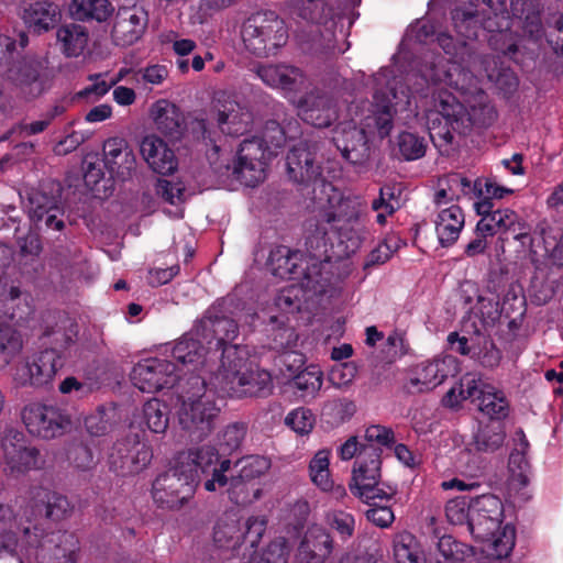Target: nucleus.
<instances>
[{
  "instance_id": "obj_1",
  "label": "nucleus",
  "mask_w": 563,
  "mask_h": 563,
  "mask_svg": "<svg viewBox=\"0 0 563 563\" xmlns=\"http://www.w3.org/2000/svg\"><path fill=\"white\" fill-rule=\"evenodd\" d=\"M405 80L411 84L407 90L398 91L402 79H397L394 69L382 68L373 78L374 103L367 114L357 111L349 122H341L333 142L342 156L357 163L367 154L368 135L377 133L387 136L391 131L393 114L404 111L411 104V98L422 95L431 85L445 84L454 88L463 98L446 90L433 96L432 104L426 112L430 137L453 141V133L464 134L472 126L492 124L496 119L495 107L481 87V78L471 74L461 64L431 56L417 71L410 73Z\"/></svg>"
},
{
  "instance_id": "obj_2",
  "label": "nucleus",
  "mask_w": 563,
  "mask_h": 563,
  "mask_svg": "<svg viewBox=\"0 0 563 563\" xmlns=\"http://www.w3.org/2000/svg\"><path fill=\"white\" fill-rule=\"evenodd\" d=\"M313 163L314 156L306 146H296L287 156L288 175L294 181L313 184V198L322 209L318 230L324 235L329 230L336 232L340 241L349 242V251L354 252L364 233L360 221L362 203L356 198L343 197L321 177L320 167Z\"/></svg>"
},
{
  "instance_id": "obj_3",
  "label": "nucleus",
  "mask_w": 563,
  "mask_h": 563,
  "mask_svg": "<svg viewBox=\"0 0 563 563\" xmlns=\"http://www.w3.org/2000/svg\"><path fill=\"white\" fill-rule=\"evenodd\" d=\"M202 329L210 330L216 346L222 349V371L211 382L216 388L233 397L260 396L272 390L271 374L261 368H245V349L227 345L238 335L234 320L213 316L209 311L202 320Z\"/></svg>"
},
{
  "instance_id": "obj_4",
  "label": "nucleus",
  "mask_w": 563,
  "mask_h": 563,
  "mask_svg": "<svg viewBox=\"0 0 563 563\" xmlns=\"http://www.w3.org/2000/svg\"><path fill=\"white\" fill-rule=\"evenodd\" d=\"M504 506L494 495H482L473 500L468 531L483 542L477 563H506L516 543V530L504 523Z\"/></svg>"
},
{
  "instance_id": "obj_5",
  "label": "nucleus",
  "mask_w": 563,
  "mask_h": 563,
  "mask_svg": "<svg viewBox=\"0 0 563 563\" xmlns=\"http://www.w3.org/2000/svg\"><path fill=\"white\" fill-rule=\"evenodd\" d=\"M284 131L278 123L271 122L263 139L245 140L240 145L233 165L212 163L220 178L235 179L253 187L265 178L266 159L275 154V148L283 145Z\"/></svg>"
},
{
  "instance_id": "obj_6",
  "label": "nucleus",
  "mask_w": 563,
  "mask_h": 563,
  "mask_svg": "<svg viewBox=\"0 0 563 563\" xmlns=\"http://www.w3.org/2000/svg\"><path fill=\"white\" fill-rule=\"evenodd\" d=\"M219 408L206 388L200 376L189 378L175 406V417L179 427L195 439L208 435L214 428Z\"/></svg>"
},
{
  "instance_id": "obj_7",
  "label": "nucleus",
  "mask_w": 563,
  "mask_h": 563,
  "mask_svg": "<svg viewBox=\"0 0 563 563\" xmlns=\"http://www.w3.org/2000/svg\"><path fill=\"white\" fill-rule=\"evenodd\" d=\"M511 231L515 239L521 243L522 246L529 247V256L531 262L536 265L537 269H541L542 265H556L563 266V240L556 244L551 252L548 246L544 247V253L540 254L534 249V239L529 233V228L525 221L512 210L505 208L493 211L490 214H485L477 222L476 232L479 236H492L498 232Z\"/></svg>"
},
{
  "instance_id": "obj_8",
  "label": "nucleus",
  "mask_w": 563,
  "mask_h": 563,
  "mask_svg": "<svg viewBox=\"0 0 563 563\" xmlns=\"http://www.w3.org/2000/svg\"><path fill=\"white\" fill-rule=\"evenodd\" d=\"M471 399L478 410L493 420L505 419L509 413V401L505 393L496 386L472 374L463 376L443 397V405L459 407Z\"/></svg>"
},
{
  "instance_id": "obj_9",
  "label": "nucleus",
  "mask_w": 563,
  "mask_h": 563,
  "mask_svg": "<svg viewBox=\"0 0 563 563\" xmlns=\"http://www.w3.org/2000/svg\"><path fill=\"white\" fill-rule=\"evenodd\" d=\"M242 40L251 53L257 56H269L286 45L288 30L285 21L275 12H261L244 22Z\"/></svg>"
},
{
  "instance_id": "obj_10",
  "label": "nucleus",
  "mask_w": 563,
  "mask_h": 563,
  "mask_svg": "<svg viewBox=\"0 0 563 563\" xmlns=\"http://www.w3.org/2000/svg\"><path fill=\"white\" fill-rule=\"evenodd\" d=\"M350 489L368 505H376L378 500H389L396 494L395 487L380 481V459L376 450L357 457Z\"/></svg>"
},
{
  "instance_id": "obj_11",
  "label": "nucleus",
  "mask_w": 563,
  "mask_h": 563,
  "mask_svg": "<svg viewBox=\"0 0 563 563\" xmlns=\"http://www.w3.org/2000/svg\"><path fill=\"white\" fill-rule=\"evenodd\" d=\"M175 460L180 467L192 475L196 483L200 474L211 475V478L205 482V488L208 492H214L228 483L224 473L230 470L231 463L229 460L219 461V454L209 445L180 452Z\"/></svg>"
},
{
  "instance_id": "obj_12",
  "label": "nucleus",
  "mask_w": 563,
  "mask_h": 563,
  "mask_svg": "<svg viewBox=\"0 0 563 563\" xmlns=\"http://www.w3.org/2000/svg\"><path fill=\"white\" fill-rule=\"evenodd\" d=\"M266 523L264 516H253L241 523L236 515H224L213 528V543L221 550H235L243 540L255 547L265 532Z\"/></svg>"
},
{
  "instance_id": "obj_13",
  "label": "nucleus",
  "mask_w": 563,
  "mask_h": 563,
  "mask_svg": "<svg viewBox=\"0 0 563 563\" xmlns=\"http://www.w3.org/2000/svg\"><path fill=\"white\" fill-rule=\"evenodd\" d=\"M196 486L192 475L180 467L175 460L174 465L154 481L152 495L156 504L176 508L194 495Z\"/></svg>"
},
{
  "instance_id": "obj_14",
  "label": "nucleus",
  "mask_w": 563,
  "mask_h": 563,
  "mask_svg": "<svg viewBox=\"0 0 563 563\" xmlns=\"http://www.w3.org/2000/svg\"><path fill=\"white\" fill-rule=\"evenodd\" d=\"M26 522L24 525L22 518L18 520L10 507L0 505V552L21 555L40 543L37 527L32 526L29 519Z\"/></svg>"
},
{
  "instance_id": "obj_15",
  "label": "nucleus",
  "mask_w": 563,
  "mask_h": 563,
  "mask_svg": "<svg viewBox=\"0 0 563 563\" xmlns=\"http://www.w3.org/2000/svg\"><path fill=\"white\" fill-rule=\"evenodd\" d=\"M179 369L170 361L151 357L140 361L132 369L131 380L143 393L172 388L179 379Z\"/></svg>"
},
{
  "instance_id": "obj_16",
  "label": "nucleus",
  "mask_w": 563,
  "mask_h": 563,
  "mask_svg": "<svg viewBox=\"0 0 563 563\" xmlns=\"http://www.w3.org/2000/svg\"><path fill=\"white\" fill-rule=\"evenodd\" d=\"M23 422L30 433L52 439L64 433L70 427L67 413L54 406L31 404L22 412Z\"/></svg>"
},
{
  "instance_id": "obj_17",
  "label": "nucleus",
  "mask_w": 563,
  "mask_h": 563,
  "mask_svg": "<svg viewBox=\"0 0 563 563\" xmlns=\"http://www.w3.org/2000/svg\"><path fill=\"white\" fill-rule=\"evenodd\" d=\"M505 437V429L500 423L492 422L481 427L475 433L470 448L460 452L457 459L459 468L471 475L479 472L482 462L479 456L473 454L472 451L474 450L477 453H493L503 446Z\"/></svg>"
},
{
  "instance_id": "obj_18",
  "label": "nucleus",
  "mask_w": 563,
  "mask_h": 563,
  "mask_svg": "<svg viewBox=\"0 0 563 563\" xmlns=\"http://www.w3.org/2000/svg\"><path fill=\"white\" fill-rule=\"evenodd\" d=\"M307 268L308 273L303 274L302 279L290 282L275 299V305L282 311L298 310L300 309L299 301L301 299L309 300L313 296L325 291V279L321 275L320 264H313L311 267L307 266Z\"/></svg>"
},
{
  "instance_id": "obj_19",
  "label": "nucleus",
  "mask_w": 563,
  "mask_h": 563,
  "mask_svg": "<svg viewBox=\"0 0 563 563\" xmlns=\"http://www.w3.org/2000/svg\"><path fill=\"white\" fill-rule=\"evenodd\" d=\"M150 445L139 434L118 442L110 455L112 467L121 475L135 474L145 468L152 460Z\"/></svg>"
},
{
  "instance_id": "obj_20",
  "label": "nucleus",
  "mask_w": 563,
  "mask_h": 563,
  "mask_svg": "<svg viewBox=\"0 0 563 563\" xmlns=\"http://www.w3.org/2000/svg\"><path fill=\"white\" fill-rule=\"evenodd\" d=\"M457 372V360L451 355L421 362L411 369L408 387L415 391L432 389Z\"/></svg>"
},
{
  "instance_id": "obj_21",
  "label": "nucleus",
  "mask_w": 563,
  "mask_h": 563,
  "mask_svg": "<svg viewBox=\"0 0 563 563\" xmlns=\"http://www.w3.org/2000/svg\"><path fill=\"white\" fill-rule=\"evenodd\" d=\"M238 475L232 476L229 484L231 499L238 504L251 503L258 497L260 490L253 488V496L249 495L251 482L265 474L271 467V462L264 456H247L236 464Z\"/></svg>"
},
{
  "instance_id": "obj_22",
  "label": "nucleus",
  "mask_w": 563,
  "mask_h": 563,
  "mask_svg": "<svg viewBox=\"0 0 563 563\" xmlns=\"http://www.w3.org/2000/svg\"><path fill=\"white\" fill-rule=\"evenodd\" d=\"M60 367L62 363L57 352L45 350L18 367L15 379L22 385L45 386L53 382Z\"/></svg>"
},
{
  "instance_id": "obj_23",
  "label": "nucleus",
  "mask_w": 563,
  "mask_h": 563,
  "mask_svg": "<svg viewBox=\"0 0 563 563\" xmlns=\"http://www.w3.org/2000/svg\"><path fill=\"white\" fill-rule=\"evenodd\" d=\"M103 166L111 179L124 181L135 170L136 158L132 147L122 137H110L103 143Z\"/></svg>"
},
{
  "instance_id": "obj_24",
  "label": "nucleus",
  "mask_w": 563,
  "mask_h": 563,
  "mask_svg": "<svg viewBox=\"0 0 563 563\" xmlns=\"http://www.w3.org/2000/svg\"><path fill=\"white\" fill-rule=\"evenodd\" d=\"M213 109L218 114V124L225 133H243L251 122V114L225 91L214 95Z\"/></svg>"
},
{
  "instance_id": "obj_25",
  "label": "nucleus",
  "mask_w": 563,
  "mask_h": 563,
  "mask_svg": "<svg viewBox=\"0 0 563 563\" xmlns=\"http://www.w3.org/2000/svg\"><path fill=\"white\" fill-rule=\"evenodd\" d=\"M317 262L309 263L303 260L298 252H291L286 246H278L274 249L268 257V269L272 275L280 279L298 280L302 279L305 273H308V267H311Z\"/></svg>"
},
{
  "instance_id": "obj_26",
  "label": "nucleus",
  "mask_w": 563,
  "mask_h": 563,
  "mask_svg": "<svg viewBox=\"0 0 563 563\" xmlns=\"http://www.w3.org/2000/svg\"><path fill=\"white\" fill-rule=\"evenodd\" d=\"M140 153L148 167L157 174L167 175L177 169L178 163L174 151L156 135L143 137Z\"/></svg>"
},
{
  "instance_id": "obj_27",
  "label": "nucleus",
  "mask_w": 563,
  "mask_h": 563,
  "mask_svg": "<svg viewBox=\"0 0 563 563\" xmlns=\"http://www.w3.org/2000/svg\"><path fill=\"white\" fill-rule=\"evenodd\" d=\"M257 75L266 85L284 90L292 103L296 102L292 93L299 91L305 82L298 68L286 65L261 66Z\"/></svg>"
},
{
  "instance_id": "obj_28",
  "label": "nucleus",
  "mask_w": 563,
  "mask_h": 563,
  "mask_svg": "<svg viewBox=\"0 0 563 563\" xmlns=\"http://www.w3.org/2000/svg\"><path fill=\"white\" fill-rule=\"evenodd\" d=\"M147 18L143 10L124 8L119 10L112 36L117 44L126 46L139 41L146 27Z\"/></svg>"
},
{
  "instance_id": "obj_29",
  "label": "nucleus",
  "mask_w": 563,
  "mask_h": 563,
  "mask_svg": "<svg viewBox=\"0 0 563 563\" xmlns=\"http://www.w3.org/2000/svg\"><path fill=\"white\" fill-rule=\"evenodd\" d=\"M4 462L11 473H23L37 466L38 452L25 445L22 434L7 435L2 442Z\"/></svg>"
},
{
  "instance_id": "obj_30",
  "label": "nucleus",
  "mask_w": 563,
  "mask_h": 563,
  "mask_svg": "<svg viewBox=\"0 0 563 563\" xmlns=\"http://www.w3.org/2000/svg\"><path fill=\"white\" fill-rule=\"evenodd\" d=\"M295 104L298 115L317 128H327L336 118L335 106L327 96L310 93L303 100H296Z\"/></svg>"
},
{
  "instance_id": "obj_31",
  "label": "nucleus",
  "mask_w": 563,
  "mask_h": 563,
  "mask_svg": "<svg viewBox=\"0 0 563 563\" xmlns=\"http://www.w3.org/2000/svg\"><path fill=\"white\" fill-rule=\"evenodd\" d=\"M433 222L440 245L448 247L457 241L465 224V216L457 205H451L438 209Z\"/></svg>"
},
{
  "instance_id": "obj_32",
  "label": "nucleus",
  "mask_w": 563,
  "mask_h": 563,
  "mask_svg": "<svg viewBox=\"0 0 563 563\" xmlns=\"http://www.w3.org/2000/svg\"><path fill=\"white\" fill-rule=\"evenodd\" d=\"M148 115L155 128L165 135L179 133L184 123L180 109L167 99H158L153 102Z\"/></svg>"
},
{
  "instance_id": "obj_33",
  "label": "nucleus",
  "mask_w": 563,
  "mask_h": 563,
  "mask_svg": "<svg viewBox=\"0 0 563 563\" xmlns=\"http://www.w3.org/2000/svg\"><path fill=\"white\" fill-rule=\"evenodd\" d=\"M22 19L30 30L42 33L57 24L60 12L54 3L35 1L23 9Z\"/></svg>"
},
{
  "instance_id": "obj_34",
  "label": "nucleus",
  "mask_w": 563,
  "mask_h": 563,
  "mask_svg": "<svg viewBox=\"0 0 563 563\" xmlns=\"http://www.w3.org/2000/svg\"><path fill=\"white\" fill-rule=\"evenodd\" d=\"M198 334V331L186 334L175 343L172 350L174 360L183 366H192V371L206 365L205 347L200 340L195 336Z\"/></svg>"
},
{
  "instance_id": "obj_35",
  "label": "nucleus",
  "mask_w": 563,
  "mask_h": 563,
  "mask_svg": "<svg viewBox=\"0 0 563 563\" xmlns=\"http://www.w3.org/2000/svg\"><path fill=\"white\" fill-rule=\"evenodd\" d=\"M165 409V405L158 399L148 400L143 407L142 415L134 416L130 428L133 429L136 424L144 422L152 432H165L168 427V417Z\"/></svg>"
},
{
  "instance_id": "obj_36",
  "label": "nucleus",
  "mask_w": 563,
  "mask_h": 563,
  "mask_svg": "<svg viewBox=\"0 0 563 563\" xmlns=\"http://www.w3.org/2000/svg\"><path fill=\"white\" fill-rule=\"evenodd\" d=\"M113 10L108 0H73L69 5V14L76 20L106 21Z\"/></svg>"
},
{
  "instance_id": "obj_37",
  "label": "nucleus",
  "mask_w": 563,
  "mask_h": 563,
  "mask_svg": "<svg viewBox=\"0 0 563 563\" xmlns=\"http://www.w3.org/2000/svg\"><path fill=\"white\" fill-rule=\"evenodd\" d=\"M394 559L396 563H426V558L413 534L404 531L394 538Z\"/></svg>"
},
{
  "instance_id": "obj_38",
  "label": "nucleus",
  "mask_w": 563,
  "mask_h": 563,
  "mask_svg": "<svg viewBox=\"0 0 563 563\" xmlns=\"http://www.w3.org/2000/svg\"><path fill=\"white\" fill-rule=\"evenodd\" d=\"M331 451L319 450L309 463V476L311 482L321 490L330 492L334 488V482L330 473Z\"/></svg>"
},
{
  "instance_id": "obj_39",
  "label": "nucleus",
  "mask_w": 563,
  "mask_h": 563,
  "mask_svg": "<svg viewBox=\"0 0 563 563\" xmlns=\"http://www.w3.org/2000/svg\"><path fill=\"white\" fill-rule=\"evenodd\" d=\"M471 187V181L459 174L450 175L439 183V189L434 195L438 209L446 207L449 202L457 200Z\"/></svg>"
},
{
  "instance_id": "obj_40",
  "label": "nucleus",
  "mask_w": 563,
  "mask_h": 563,
  "mask_svg": "<svg viewBox=\"0 0 563 563\" xmlns=\"http://www.w3.org/2000/svg\"><path fill=\"white\" fill-rule=\"evenodd\" d=\"M57 38L67 56H78L84 52L87 45L88 34L84 26L69 24L58 30Z\"/></svg>"
},
{
  "instance_id": "obj_41",
  "label": "nucleus",
  "mask_w": 563,
  "mask_h": 563,
  "mask_svg": "<svg viewBox=\"0 0 563 563\" xmlns=\"http://www.w3.org/2000/svg\"><path fill=\"white\" fill-rule=\"evenodd\" d=\"M156 192L166 202L175 207V210H166V213L174 218L183 217L181 203L185 201V185L180 181L161 179L156 185Z\"/></svg>"
},
{
  "instance_id": "obj_42",
  "label": "nucleus",
  "mask_w": 563,
  "mask_h": 563,
  "mask_svg": "<svg viewBox=\"0 0 563 563\" xmlns=\"http://www.w3.org/2000/svg\"><path fill=\"white\" fill-rule=\"evenodd\" d=\"M285 3L291 14H296L306 21L322 22L329 12L322 0H286Z\"/></svg>"
},
{
  "instance_id": "obj_43",
  "label": "nucleus",
  "mask_w": 563,
  "mask_h": 563,
  "mask_svg": "<svg viewBox=\"0 0 563 563\" xmlns=\"http://www.w3.org/2000/svg\"><path fill=\"white\" fill-rule=\"evenodd\" d=\"M84 180L96 196H107L111 186L104 179V174L96 156H88L84 163Z\"/></svg>"
},
{
  "instance_id": "obj_44",
  "label": "nucleus",
  "mask_w": 563,
  "mask_h": 563,
  "mask_svg": "<svg viewBox=\"0 0 563 563\" xmlns=\"http://www.w3.org/2000/svg\"><path fill=\"white\" fill-rule=\"evenodd\" d=\"M37 496L41 505L37 504L36 509L40 512L44 509L45 516L49 519L59 520L70 511L69 501L62 495L41 490Z\"/></svg>"
},
{
  "instance_id": "obj_45",
  "label": "nucleus",
  "mask_w": 563,
  "mask_h": 563,
  "mask_svg": "<svg viewBox=\"0 0 563 563\" xmlns=\"http://www.w3.org/2000/svg\"><path fill=\"white\" fill-rule=\"evenodd\" d=\"M520 435L521 440V446L525 449L527 446V441L523 439L522 432L518 433ZM527 461L523 454V450L521 451H515L510 454L509 457V470L511 472L510 477V488H519L522 486H526L528 483V475H527Z\"/></svg>"
},
{
  "instance_id": "obj_46",
  "label": "nucleus",
  "mask_w": 563,
  "mask_h": 563,
  "mask_svg": "<svg viewBox=\"0 0 563 563\" xmlns=\"http://www.w3.org/2000/svg\"><path fill=\"white\" fill-rule=\"evenodd\" d=\"M292 379L297 389L303 391L307 396H313L322 387L323 373L319 366L309 365Z\"/></svg>"
},
{
  "instance_id": "obj_47",
  "label": "nucleus",
  "mask_w": 563,
  "mask_h": 563,
  "mask_svg": "<svg viewBox=\"0 0 563 563\" xmlns=\"http://www.w3.org/2000/svg\"><path fill=\"white\" fill-rule=\"evenodd\" d=\"M22 350V340L19 333L10 328L0 329V365H8Z\"/></svg>"
},
{
  "instance_id": "obj_48",
  "label": "nucleus",
  "mask_w": 563,
  "mask_h": 563,
  "mask_svg": "<svg viewBox=\"0 0 563 563\" xmlns=\"http://www.w3.org/2000/svg\"><path fill=\"white\" fill-rule=\"evenodd\" d=\"M438 550L446 561L452 563H462L473 554V548L455 541L451 536H443L439 539Z\"/></svg>"
},
{
  "instance_id": "obj_49",
  "label": "nucleus",
  "mask_w": 563,
  "mask_h": 563,
  "mask_svg": "<svg viewBox=\"0 0 563 563\" xmlns=\"http://www.w3.org/2000/svg\"><path fill=\"white\" fill-rule=\"evenodd\" d=\"M356 412V405L349 399H334L327 402L322 415L329 417L334 423L340 424L350 420Z\"/></svg>"
},
{
  "instance_id": "obj_50",
  "label": "nucleus",
  "mask_w": 563,
  "mask_h": 563,
  "mask_svg": "<svg viewBox=\"0 0 563 563\" xmlns=\"http://www.w3.org/2000/svg\"><path fill=\"white\" fill-rule=\"evenodd\" d=\"M113 417V408L100 407L85 419L86 429L91 435H102L110 430Z\"/></svg>"
},
{
  "instance_id": "obj_51",
  "label": "nucleus",
  "mask_w": 563,
  "mask_h": 563,
  "mask_svg": "<svg viewBox=\"0 0 563 563\" xmlns=\"http://www.w3.org/2000/svg\"><path fill=\"white\" fill-rule=\"evenodd\" d=\"M473 508V500L470 503L466 498L451 499L445 507L448 520L453 525H464L468 527Z\"/></svg>"
},
{
  "instance_id": "obj_52",
  "label": "nucleus",
  "mask_w": 563,
  "mask_h": 563,
  "mask_svg": "<svg viewBox=\"0 0 563 563\" xmlns=\"http://www.w3.org/2000/svg\"><path fill=\"white\" fill-rule=\"evenodd\" d=\"M285 423L298 434H308L314 426V416L307 408H296L286 416Z\"/></svg>"
},
{
  "instance_id": "obj_53",
  "label": "nucleus",
  "mask_w": 563,
  "mask_h": 563,
  "mask_svg": "<svg viewBox=\"0 0 563 563\" xmlns=\"http://www.w3.org/2000/svg\"><path fill=\"white\" fill-rule=\"evenodd\" d=\"M398 147L401 155L408 159H417L424 154V141L413 133L404 132L398 137Z\"/></svg>"
},
{
  "instance_id": "obj_54",
  "label": "nucleus",
  "mask_w": 563,
  "mask_h": 563,
  "mask_svg": "<svg viewBox=\"0 0 563 563\" xmlns=\"http://www.w3.org/2000/svg\"><path fill=\"white\" fill-rule=\"evenodd\" d=\"M357 367L353 362L335 364L329 372V380L335 387H347L355 378Z\"/></svg>"
},
{
  "instance_id": "obj_55",
  "label": "nucleus",
  "mask_w": 563,
  "mask_h": 563,
  "mask_svg": "<svg viewBox=\"0 0 563 563\" xmlns=\"http://www.w3.org/2000/svg\"><path fill=\"white\" fill-rule=\"evenodd\" d=\"M330 537L322 529H311L302 542V547L311 550L313 553L325 554L330 551Z\"/></svg>"
},
{
  "instance_id": "obj_56",
  "label": "nucleus",
  "mask_w": 563,
  "mask_h": 563,
  "mask_svg": "<svg viewBox=\"0 0 563 563\" xmlns=\"http://www.w3.org/2000/svg\"><path fill=\"white\" fill-rule=\"evenodd\" d=\"M328 522L341 537H351L354 531L355 521L351 514L345 511H332L328 515Z\"/></svg>"
},
{
  "instance_id": "obj_57",
  "label": "nucleus",
  "mask_w": 563,
  "mask_h": 563,
  "mask_svg": "<svg viewBox=\"0 0 563 563\" xmlns=\"http://www.w3.org/2000/svg\"><path fill=\"white\" fill-rule=\"evenodd\" d=\"M30 202H31L30 212L33 218H35L37 220H42L45 217V224L48 228H51L53 230H57V231L63 229V227H64L63 221L57 218L56 212L51 213L53 211V209L51 207H44L42 205L35 206V202H36L35 196L30 199ZM54 211H57V209H55Z\"/></svg>"
},
{
  "instance_id": "obj_58",
  "label": "nucleus",
  "mask_w": 563,
  "mask_h": 563,
  "mask_svg": "<svg viewBox=\"0 0 563 563\" xmlns=\"http://www.w3.org/2000/svg\"><path fill=\"white\" fill-rule=\"evenodd\" d=\"M383 501L384 500H378L376 505H369L371 508L367 510L366 517L374 525L380 528H387L394 522L395 515L390 507L380 505Z\"/></svg>"
},
{
  "instance_id": "obj_59",
  "label": "nucleus",
  "mask_w": 563,
  "mask_h": 563,
  "mask_svg": "<svg viewBox=\"0 0 563 563\" xmlns=\"http://www.w3.org/2000/svg\"><path fill=\"white\" fill-rule=\"evenodd\" d=\"M286 547L283 542H273L263 554H256L250 563H284Z\"/></svg>"
},
{
  "instance_id": "obj_60",
  "label": "nucleus",
  "mask_w": 563,
  "mask_h": 563,
  "mask_svg": "<svg viewBox=\"0 0 563 563\" xmlns=\"http://www.w3.org/2000/svg\"><path fill=\"white\" fill-rule=\"evenodd\" d=\"M142 80L153 86L162 85L168 77V68L165 65L153 64L141 70Z\"/></svg>"
},
{
  "instance_id": "obj_61",
  "label": "nucleus",
  "mask_w": 563,
  "mask_h": 563,
  "mask_svg": "<svg viewBox=\"0 0 563 563\" xmlns=\"http://www.w3.org/2000/svg\"><path fill=\"white\" fill-rule=\"evenodd\" d=\"M365 438L372 443L389 445L394 441V433L387 427L374 424L365 430Z\"/></svg>"
},
{
  "instance_id": "obj_62",
  "label": "nucleus",
  "mask_w": 563,
  "mask_h": 563,
  "mask_svg": "<svg viewBox=\"0 0 563 563\" xmlns=\"http://www.w3.org/2000/svg\"><path fill=\"white\" fill-rule=\"evenodd\" d=\"M386 192L380 190V197L373 201V209L377 211V222L385 224L386 218L395 212L398 208V201L394 199L385 200Z\"/></svg>"
},
{
  "instance_id": "obj_63",
  "label": "nucleus",
  "mask_w": 563,
  "mask_h": 563,
  "mask_svg": "<svg viewBox=\"0 0 563 563\" xmlns=\"http://www.w3.org/2000/svg\"><path fill=\"white\" fill-rule=\"evenodd\" d=\"M91 80H93V82L80 91L79 95L81 97H92L95 99H99L103 97L112 87V84L110 81H106L102 78V75H95L91 77Z\"/></svg>"
},
{
  "instance_id": "obj_64",
  "label": "nucleus",
  "mask_w": 563,
  "mask_h": 563,
  "mask_svg": "<svg viewBox=\"0 0 563 563\" xmlns=\"http://www.w3.org/2000/svg\"><path fill=\"white\" fill-rule=\"evenodd\" d=\"M282 363L288 376L295 378V376L301 372V367L305 364V356L302 353L295 351L286 352L282 355Z\"/></svg>"
}]
</instances>
